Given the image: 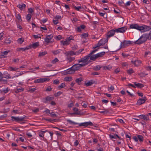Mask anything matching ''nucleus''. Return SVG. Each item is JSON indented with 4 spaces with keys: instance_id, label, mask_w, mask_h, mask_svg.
I'll use <instances>...</instances> for the list:
<instances>
[{
    "instance_id": "nucleus-1",
    "label": "nucleus",
    "mask_w": 151,
    "mask_h": 151,
    "mask_svg": "<svg viewBox=\"0 0 151 151\" xmlns=\"http://www.w3.org/2000/svg\"><path fill=\"white\" fill-rule=\"evenodd\" d=\"M149 36L147 34H144L135 42V44L140 45L146 42L147 39L149 40Z\"/></svg>"
},
{
    "instance_id": "nucleus-2",
    "label": "nucleus",
    "mask_w": 151,
    "mask_h": 151,
    "mask_svg": "<svg viewBox=\"0 0 151 151\" xmlns=\"http://www.w3.org/2000/svg\"><path fill=\"white\" fill-rule=\"evenodd\" d=\"M67 121L70 124H73L74 125L78 124L79 127L84 126L85 127H87L88 126H92L93 125V124L90 121L82 123L80 124L74 122L69 119L67 120Z\"/></svg>"
},
{
    "instance_id": "nucleus-3",
    "label": "nucleus",
    "mask_w": 151,
    "mask_h": 151,
    "mask_svg": "<svg viewBox=\"0 0 151 151\" xmlns=\"http://www.w3.org/2000/svg\"><path fill=\"white\" fill-rule=\"evenodd\" d=\"M90 54L84 56L83 58H81V59L78 60V61L79 63L81 62L85 64L86 65H87L89 63H91V61L88 60L89 59Z\"/></svg>"
},
{
    "instance_id": "nucleus-4",
    "label": "nucleus",
    "mask_w": 151,
    "mask_h": 151,
    "mask_svg": "<svg viewBox=\"0 0 151 151\" xmlns=\"http://www.w3.org/2000/svg\"><path fill=\"white\" fill-rule=\"evenodd\" d=\"M108 40L107 39L106 40L105 39H102L100 40L97 44L96 45L95 47H93V49H95L99 47L100 46L104 45L105 43L107 42Z\"/></svg>"
},
{
    "instance_id": "nucleus-5",
    "label": "nucleus",
    "mask_w": 151,
    "mask_h": 151,
    "mask_svg": "<svg viewBox=\"0 0 151 151\" xmlns=\"http://www.w3.org/2000/svg\"><path fill=\"white\" fill-rule=\"evenodd\" d=\"M99 48H98L94 49L88 54H90V55H89V57L90 59L89 61H90L91 62V60L94 61L96 59V55H92V54L96 52L98 50Z\"/></svg>"
},
{
    "instance_id": "nucleus-6",
    "label": "nucleus",
    "mask_w": 151,
    "mask_h": 151,
    "mask_svg": "<svg viewBox=\"0 0 151 151\" xmlns=\"http://www.w3.org/2000/svg\"><path fill=\"white\" fill-rule=\"evenodd\" d=\"M53 37V35L51 34L49 35H46L45 38V41L47 44L51 43L53 42V40H52V39Z\"/></svg>"
},
{
    "instance_id": "nucleus-7",
    "label": "nucleus",
    "mask_w": 151,
    "mask_h": 151,
    "mask_svg": "<svg viewBox=\"0 0 151 151\" xmlns=\"http://www.w3.org/2000/svg\"><path fill=\"white\" fill-rule=\"evenodd\" d=\"M132 42L130 41L124 40L123 42H121L120 45V48H124L125 47L128 46L129 45L132 44Z\"/></svg>"
},
{
    "instance_id": "nucleus-8",
    "label": "nucleus",
    "mask_w": 151,
    "mask_h": 151,
    "mask_svg": "<svg viewBox=\"0 0 151 151\" xmlns=\"http://www.w3.org/2000/svg\"><path fill=\"white\" fill-rule=\"evenodd\" d=\"M73 37L72 36H70L69 37L67 38L66 40L64 41H61V43L63 45H67L70 44V41L71 40H74Z\"/></svg>"
},
{
    "instance_id": "nucleus-9",
    "label": "nucleus",
    "mask_w": 151,
    "mask_h": 151,
    "mask_svg": "<svg viewBox=\"0 0 151 151\" xmlns=\"http://www.w3.org/2000/svg\"><path fill=\"white\" fill-rule=\"evenodd\" d=\"M50 79L48 78H40V79L35 80L34 82L35 83H41L47 81H49Z\"/></svg>"
},
{
    "instance_id": "nucleus-10",
    "label": "nucleus",
    "mask_w": 151,
    "mask_h": 151,
    "mask_svg": "<svg viewBox=\"0 0 151 151\" xmlns=\"http://www.w3.org/2000/svg\"><path fill=\"white\" fill-rule=\"evenodd\" d=\"M116 32V29H112L108 31L107 33V38H109L113 36Z\"/></svg>"
},
{
    "instance_id": "nucleus-11",
    "label": "nucleus",
    "mask_w": 151,
    "mask_h": 151,
    "mask_svg": "<svg viewBox=\"0 0 151 151\" xmlns=\"http://www.w3.org/2000/svg\"><path fill=\"white\" fill-rule=\"evenodd\" d=\"M26 116H25L24 117L19 118L18 117H16L14 116H12L11 117L12 119H14L15 121L18 122L19 123V122H20L24 121V119H26Z\"/></svg>"
},
{
    "instance_id": "nucleus-12",
    "label": "nucleus",
    "mask_w": 151,
    "mask_h": 151,
    "mask_svg": "<svg viewBox=\"0 0 151 151\" xmlns=\"http://www.w3.org/2000/svg\"><path fill=\"white\" fill-rule=\"evenodd\" d=\"M54 99L53 97L48 96L43 99V102L45 103H49L50 102Z\"/></svg>"
},
{
    "instance_id": "nucleus-13",
    "label": "nucleus",
    "mask_w": 151,
    "mask_h": 151,
    "mask_svg": "<svg viewBox=\"0 0 151 151\" xmlns=\"http://www.w3.org/2000/svg\"><path fill=\"white\" fill-rule=\"evenodd\" d=\"M127 30V28L125 27H124L121 28H118L117 29H116V32L117 33H124V32Z\"/></svg>"
},
{
    "instance_id": "nucleus-14",
    "label": "nucleus",
    "mask_w": 151,
    "mask_h": 151,
    "mask_svg": "<svg viewBox=\"0 0 151 151\" xmlns=\"http://www.w3.org/2000/svg\"><path fill=\"white\" fill-rule=\"evenodd\" d=\"M65 54L66 56H71L76 55L77 54V53L76 52H74L73 51L71 50L66 52Z\"/></svg>"
},
{
    "instance_id": "nucleus-15",
    "label": "nucleus",
    "mask_w": 151,
    "mask_h": 151,
    "mask_svg": "<svg viewBox=\"0 0 151 151\" xmlns=\"http://www.w3.org/2000/svg\"><path fill=\"white\" fill-rule=\"evenodd\" d=\"M147 99L145 97V98L143 99H139L137 101V104L138 105H140L145 103Z\"/></svg>"
},
{
    "instance_id": "nucleus-16",
    "label": "nucleus",
    "mask_w": 151,
    "mask_h": 151,
    "mask_svg": "<svg viewBox=\"0 0 151 151\" xmlns=\"http://www.w3.org/2000/svg\"><path fill=\"white\" fill-rule=\"evenodd\" d=\"M39 45V42H37L35 43H34L32 45H30L28 46H30L29 47V49L31 48H35L37 47Z\"/></svg>"
},
{
    "instance_id": "nucleus-17",
    "label": "nucleus",
    "mask_w": 151,
    "mask_h": 151,
    "mask_svg": "<svg viewBox=\"0 0 151 151\" xmlns=\"http://www.w3.org/2000/svg\"><path fill=\"white\" fill-rule=\"evenodd\" d=\"M95 81L93 80L89 81L88 82L85 83V84L87 86H91L93 84L95 83Z\"/></svg>"
},
{
    "instance_id": "nucleus-18",
    "label": "nucleus",
    "mask_w": 151,
    "mask_h": 151,
    "mask_svg": "<svg viewBox=\"0 0 151 151\" xmlns=\"http://www.w3.org/2000/svg\"><path fill=\"white\" fill-rule=\"evenodd\" d=\"M17 7L19 9L21 10H23L24 9H25L26 5L25 4H23L22 5L18 4Z\"/></svg>"
},
{
    "instance_id": "nucleus-19",
    "label": "nucleus",
    "mask_w": 151,
    "mask_h": 151,
    "mask_svg": "<svg viewBox=\"0 0 151 151\" xmlns=\"http://www.w3.org/2000/svg\"><path fill=\"white\" fill-rule=\"evenodd\" d=\"M144 28L143 29V32L149 31L151 29L150 27L145 25H144Z\"/></svg>"
},
{
    "instance_id": "nucleus-20",
    "label": "nucleus",
    "mask_w": 151,
    "mask_h": 151,
    "mask_svg": "<svg viewBox=\"0 0 151 151\" xmlns=\"http://www.w3.org/2000/svg\"><path fill=\"white\" fill-rule=\"evenodd\" d=\"M134 83L135 86H136L137 87L140 88H142L144 86L143 84L142 83H136V82H134Z\"/></svg>"
},
{
    "instance_id": "nucleus-21",
    "label": "nucleus",
    "mask_w": 151,
    "mask_h": 151,
    "mask_svg": "<svg viewBox=\"0 0 151 151\" xmlns=\"http://www.w3.org/2000/svg\"><path fill=\"white\" fill-rule=\"evenodd\" d=\"M73 110L74 111V112H79L81 114L78 115H83L85 114V113L81 112L80 111H79L78 109L76 107H74L73 108Z\"/></svg>"
},
{
    "instance_id": "nucleus-22",
    "label": "nucleus",
    "mask_w": 151,
    "mask_h": 151,
    "mask_svg": "<svg viewBox=\"0 0 151 151\" xmlns=\"http://www.w3.org/2000/svg\"><path fill=\"white\" fill-rule=\"evenodd\" d=\"M29 47L30 46H28L25 47V48H19L17 49V51H23L27 50L29 49Z\"/></svg>"
},
{
    "instance_id": "nucleus-23",
    "label": "nucleus",
    "mask_w": 151,
    "mask_h": 151,
    "mask_svg": "<svg viewBox=\"0 0 151 151\" xmlns=\"http://www.w3.org/2000/svg\"><path fill=\"white\" fill-rule=\"evenodd\" d=\"M74 67V69L75 71L77 70L80 69L78 63L76 64L73 65V67Z\"/></svg>"
},
{
    "instance_id": "nucleus-24",
    "label": "nucleus",
    "mask_w": 151,
    "mask_h": 151,
    "mask_svg": "<svg viewBox=\"0 0 151 151\" xmlns=\"http://www.w3.org/2000/svg\"><path fill=\"white\" fill-rule=\"evenodd\" d=\"M138 25L137 24H132L130 26V27L131 28L135 29H137Z\"/></svg>"
},
{
    "instance_id": "nucleus-25",
    "label": "nucleus",
    "mask_w": 151,
    "mask_h": 151,
    "mask_svg": "<svg viewBox=\"0 0 151 151\" xmlns=\"http://www.w3.org/2000/svg\"><path fill=\"white\" fill-rule=\"evenodd\" d=\"M67 59L69 60V62L70 63L75 60V58L71 57L70 56H67Z\"/></svg>"
},
{
    "instance_id": "nucleus-26",
    "label": "nucleus",
    "mask_w": 151,
    "mask_h": 151,
    "mask_svg": "<svg viewBox=\"0 0 151 151\" xmlns=\"http://www.w3.org/2000/svg\"><path fill=\"white\" fill-rule=\"evenodd\" d=\"M127 73L129 75H131L132 73H134V71L132 68H130L127 70Z\"/></svg>"
},
{
    "instance_id": "nucleus-27",
    "label": "nucleus",
    "mask_w": 151,
    "mask_h": 151,
    "mask_svg": "<svg viewBox=\"0 0 151 151\" xmlns=\"http://www.w3.org/2000/svg\"><path fill=\"white\" fill-rule=\"evenodd\" d=\"M83 80L82 79V78L81 77H80L78 78H76L75 80L76 82V83H78V84L79 85H80L79 83L81 82L82 81H83Z\"/></svg>"
},
{
    "instance_id": "nucleus-28",
    "label": "nucleus",
    "mask_w": 151,
    "mask_h": 151,
    "mask_svg": "<svg viewBox=\"0 0 151 151\" xmlns=\"http://www.w3.org/2000/svg\"><path fill=\"white\" fill-rule=\"evenodd\" d=\"M47 54V52L45 51L40 52L39 53L38 57H41L42 56H43L45 55L46 54Z\"/></svg>"
},
{
    "instance_id": "nucleus-29",
    "label": "nucleus",
    "mask_w": 151,
    "mask_h": 151,
    "mask_svg": "<svg viewBox=\"0 0 151 151\" xmlns=\"http://www.w3.org/2000/svg\"><path fill=\"white\" fill-rule=\"evenodd\" d=\"M103 68L105 70H109L112 68V67L110 65H108L106 66H103Z\"/></svg>"
},
{
    "instance_id": "nucleus-30",
    "label": "nucleus",
    "mask_w": 151,
    "mask_h": 151,
    "mask_svg": "<svg viewBox=\"0 0 151 151\" xmlns=\"http://www.w3.org/2000/svg\"><path fill=\"white\" fill-rule=\"evenodd\" d=\"M60 51L61 50L60 49H58L56 50L52 51V52L54 55H56L59 54L60 52Z\"/></svg>"
},
{
    "instance_id": "nucleus-31",
    "label": "nucleus",
    "mask_w": 151,
    "mask_h": 151,
    "mask_svg": "<svg viewBox=\"0 0 151 151\" xmlns=\"http://www.w3.org/2000/svg\"><path fill=\"white\" fill-rule=\"evenodd\" d=\"M24 90V88H23L21 87L20 88L17 89L15 91V92L16 93H18L19 92H20L22 91H23Z\"/></svg>"
},
{
    "instance_id": "nucleus-32",
    "label": "nucleus",
    "mask_w": 151,
    "mask_h": 151,
    "mask_svg": "<svg viewBox=\"0 0 151 151\" xmlns=\"http://www.w3.org/2000/svg\"><path fill=\"white\" fill-rule=\"evenodd\" d=\"M102 67H100L99 65H97L94 67L93 69L95 71H98L100 70Z\"/></svg>"
},
{
    "instance_id": "nucleus-33",
    "label": "nucleus",
    "mask_w": 151,
    "mask_h": 151,
    "mask_svg": "<svg viewBox=\"0 0 151 151\" xmlns=\"http://www.w3.org/2000/svg\"><path fill=\"white\" fill-rule=\"evenodd\" d=\"M74 8L75 10L79 11H81L80 10V9H82L84 8L83 7H82L81 6L76 7V6H74Z\"/></svg>"
},
{
    "instance_id": "nucleus-34",
    "label": "nucleus",
    "mask_w": 151,
    "mask_h": 151,
    "mask_svg": "<svg viewBox=\"0 0 151 151\" xmlns=\"http://www.w3.org/2000/svg\"><path fill=\"white\" fill-rule=\"evenodd\" d=\"M72 78L71 77H66L64 78V80L65 81H71Z\"/></svg>"
},
{
    "instance_id": "nucleus-35",
    "label": "nucleus",
    "mask_w": 151,
    "mask_h": 151,
    "mask_svg": "<svg viewBox=\"0 0 151 151\" xmlns=\"http://www.w3.org/2000/svg\"><path fill=\"white\" fill-rule=\"evenodd\" d=\"M138 27L137 30L141 31V32H143V29L144 28V25L142 26H139L138 25Z\"/></svg>"
},
{
    "instance_id": "nucleus-36",
    "label": "nucleus",
    "mask_w": 151,
    "mask_h": 151,
    "mask_svg": "<svg viewBox=\"0 0 151 151\" xmlns=\"http://www.w3.org/2000/svg\"><path fill=\"white\" fill-rule=\"evenodd\" d=\"M66 74H71L74 73V72L72 71V70H69L68 69L66 70L65 72Z\"/></svg>"
},
{
    "instance_id": "nucleus-37",
    "label": "nucleus",
    "mask_w": 151,
    "mask_h": 151,
    "mask_svg": "<svg viewBox=\"0 0 151 151\" xmlns=\"http://www.w3.org/2000/svg\"><path fill=\"white\" fill-rule=\"evenodd\" d=\"M8 68L11 71H15L18 69V68H13L12 67H9Z\"/></svg>"
},
{
    "instance_id": "nucleus-38",
    "label": "nucleus",
    "mask_w": 151,
    "mask_h": 151,
    "mask_svg": "<svg viewBox=\"0 0 151 151\" xmlns=\"http://www.w3.org/2000/svg\"><path fill=\"white\" fill-rule=\"evenodd\" d=\"M138 75L141 78L145 77L146 75H148V74H145L144 73H140L138 74Z\"/></svg>"
},
{
    "instance_id": "nucleus-39",
    "label": "nucleus",
    "mask_w": 151,
    "mask_h": 151,
    "mask_svg": "<svg viewBox=\"0 0 151 151\" xmlns=\"http://www.w3.org/2000/svg\"><path fill=\"white\" fill-rule=\"evenodd\" d=\"M137 137L139 141L140 142H143V137L142 135H138L137 136Z\"/></svg>"
},
{
    "instance_id": "nucleus-40",
    "label": "nucleus",
    "mask_w": 151,
    "mask_h": 151,
    "mask_svg": "<svg viewBox=\"0 0 151 151\" xmlns=\"http://www.w3.org/2000/svg\"><path fill=\"white\" fill-rule=\"evenodd\" d=\"M32 17V15L30 14H28L26 17V19L28 21H29Z\"/></svg>"
},
{
    "instance_id": "nucleus-41",
    "label": "nucleus",
    "mask_w": 151,
    "mask_h": 151,
    "mask_svg": "<svg viewBox=\"0 0 151 151\" xmlns=\"http://www.w3.org/2000/svg\"><path fill=\"white\" fill-rule=\"evenodd\" d=\"M10 52L9 50H6V51H5L3 52H1V55L2 56H4L5 55H7L8 54V53Z\"/></svg>"
},
{
    "instance_id": "nucleus-42",
    "label": "nucleus",
    "mask_w": 151,
    "mask_h": 151,
    "mask_svg": "<svg viewBox=\"0 0 151 151\" xmlns=\"http://www.w3.org/2000/svg\"><path fill=\"white\" fill-rule=\"evenodd\" d=\"M65 86V85L64 83H62L61 85L59 86L58 87V89H60V88H63Z\"/></svg>"
},
{
    "instance_id": "nucleus-43",
    "label": "nucleus",
    "mask_w": 151,
    "mask_h": 151,
    "mask_svg": "<svg viewBox=\"0 0 151 151\" xmlns=\"http://www.w3.org/2000/svg\"><path fill=\"white\" fill-rule=\"evenodd\" d=\"M63 93L60 91L58 92L57 93H55L54 94V96L55 97H58L61 94H62Z\"/></svg>"
},
{
    "instance_id": "nucleus-44",
    "label": "nucleus",
    "mask_w": 151,
    "mask_h": 151,
    "mask_svg": "<svg viewBox=\"0 0 151 151\" xmlns=\"http://www.w3.org/2000/svg\"><path fill=\"white\" fill-rule=\"evenodd\" d=\"M99 15L103 17L104 18H106L107 17V14H106V16H104V15L105 14V13H101L100 12H99Z\"/></svg>"
},
{
    "instance_id": "nucleus-45",
    "label": "nucleus",
    "mask_w": 151,
    "mask_h": 151,
    "mask_svg": "<svg viewBox=\"0 0 151 151\" xmlns=\"http://www.w3.org/2000/svg\"><path fill=\"white\" fill-rule=\"evenodd\" d=\"M136 63L135 66H139L141 63V62L140 60H136Z\"/></svg>"
},
{
    "instance_id": "nucleus-46",
    "label": "nucleus",
    "mask_w": 151,
    "mask_h": 151,
    "mask_svg": "<svg viewBox=\"0 0 151 151\" xmlns=\"http://www.w3.org/2000/svg\"><path fill=\"white\" fill-rule=\"evenodd\" d=\"M69 114L71 115V116H73V115L76 114V115H81V114L79 112H74L72 113H70Z\"/></svg>"
},
{
    "instance_id": "nucleus-47",
    "label": "nucleus",
    "mask_w": 151,
    "mask_h": 151,
    "mask_svg": "<svg viewBox=\"0 0 151 151\" xmlns=\"http://www.w3.org/2000/svg\"><path fill=\"white\" fill-rule=\"evenodd\" d=\"M16 17L17 19H18L19 21H20V20H21V21H22V19L21 18V15L20 14H17Z\"/></svg>"
},
{
    "instance_id": "nucleus-48",
    "label": "nucleus",
    "mask_w": 151,
    "mask_h": 151,
    "mask_svg": "<svg viewBox=\"0 0 151 151\" xmlns=\"http://www.w3.org/2000/svg\"><path fill=\"white\" fill-rule=\"evenodd\" d=\"M11 41L9 40V39L6 38L5 41L4 42L6 44H10L11 43Z\"/></svg>"
},
{
    "instance_id": "nucleus-49",
    "label": "nucleus",
    "mask_w": 151,
    "mask_h": 151,
    "mask_svg": "<svg viewBox=\"0 0 151 151\" xmlns=\"http://www.w3.org/2000/svg\"><path fill=\"white\" fill-rule=\"evenodd\" d=\"M58 61V59L57 58H55L54 60L52 61V63L53 64H55Z\"/></svg>"
},
{
    "instance_id": "nucleus-50",
    "label": "nucleus",
    "mask_w": 151,
    "mask_h": 151,
    "mask_svg": "<svg viewBox=\"0 0 151 151\" xmlns=\"http://www.w3.org/2000/svg\"><path fill=\"white\" fill-rule=\"evenodd\" d=\"M7 116V114H4L3 115H1L0 116V119H4Z\"/></svg>"
},
{
    "instance_id": "nucleus-51",
    "label": "nucleus",
    "mask_w": 151,
    "mask_h": 151,
    "mask_svg": "<svg viewBox=\"0 0 151 151\" xmlns=\"http://www.w3.org/2000/svg\"><path fill=\"white\" fill-rule=\"evenodd\" d=\"M71 101V103L70 104H68V107L70 108V107H72L74 105L73 102L71 101Z\"/></svg>"
},
{
    "instance_id": "nucleus-52",
    "label": "nucleus",
    "mask_w": 151,
    "mask_h": 151,
    "mask_svg": "<svg viewBox=\"0 0 151 151\" xmlns=\"http://www.w3.org/2000/svg\"><path fill=\"white\" fill-rule=\"evenodd\" d=\"M36 90V89L35 88H29V91L32 93V92H34Z\"/></svg>"
},
{
    "instance_id": "nucleus-53",
    "label": "nucleus",
    "mask_w": 151,
    "mask_h": 151,
    "mask_svg": "<svg viewBox=\"0 0 151 151\" xmlns=\"http://www.w3.org/2000/svg\"><path fill=\"white\" fill-rule=\"evenodd\" d=\"M109 111H108V110H107V111L105 110V111H100V112L101 113L104 114H107L108 113H109Z\"/></svg>"
},
{
    "instance_id": "nucleus-54",
    "label": "nucleus",
    "mask_w": 151,
    "mask_h": 151,
    "mask_svg": "<svg viewBox=\"0 0 151 151\" xmlns=\"http://www.w3.org/2000/svg\"><path fill=\"white\" fill-rule=\"evenodd\" d=\"M55 38L58 40H60L62 38V36L60 35H58V36H55Z\"/></svg>"
},
{
    "instance_id": "nucleus-55",
    "label": "nucleus",
    "mask_w": 151,
    "mask_h": 151,
    "mask_svg": "<svg viewBox=\"0 0 151 151\" xmlns=\"http://www.w3.org/2000/svg\"><path fill=\"white\" fill-rule=\"evenodd\" d=\"M59 83V81L58 79L55 80L53 81V83L55 84H58Z\"/></svg>"
},
{
    "instance_id": "nucleus-56",
    "label": "nucleus",
    "mask_w": 151,
    "mask_h": 151,
    "mask_svg": "<svg viewBox=\"0 0 151 151\" xmlns=\"http://www.w3.org/2000/svg\"><path fill=\"white\" fill-rule=\"evenodd\" d=\"M50 114H51V116L52 117H54L57 116L56 114H55L54 112H51Z\"/></svg>"
},
{
    "instance_id": "nucleus-57",
    "label": "nucleus",
    "mask_w": 151,
    "mask_h": 151,
    "mask_svg": "<svg viewBox=\"0 0 151 151\" xmlns=\"http://www.w3.org/2000/svg\"><path fill=\"white\" fill-rule=\"evenodd\" d=\"M84 50L83 49H81L79 50L78 51L76 52V53H77L76 55H78L80 53L83 51Z\"/></svg>"
},
{
    "instance_id": "nucleus-58",
    "label": "nucleus",
    "mask_w": 151,
    "mask_h": 151,
    "mask_svg": "<svg viewBox=\"0 0 151 151\" xmlns=\"http://www.w3.org/2000/svg\"><path fill=\"white\" fill-rule=\"evenodd\" d=\"M79 66L80 68V69L82 67L85 66L86 65L85 64H84L83 63L82 64H79L78 63Z\"/></svg>"
},
{
    "instance_id": "nucleus-59",
    "label": "nucleus",
    "mask_w": 151,
    "mask_h": 151,
    "mask_svg": "<svg viewBox=\"0 0 151 151\" xmlns=\"http://www.w3.org/2000/svg\"><path fill=\"white\" fill-rule=\"evenodd\" d=\"M81 36L83 37L84 38H86L88 37V34L87 33H83L81 35Z\"/></svg>"
},
{
    "instance_id": "nucleus-60",
    "label": "nucleus",
    "mask_w": 151,
    "mask_h": 151,
    "mask_svg": "<svg viewBox=\"0 0 151 151\" xmlns=\"http://www.w3.org/2000/svg\"><path fill=\"white\" fill-rule=\"evenodd\" d=\"M32 111L34 113H37L39 111V109L38 108H36L35 109H33Z\"/></svg>"
},
{
    "instance_id": "nucleus-61",
    "label": "nucleus",
    "mask_w": 151,
    "mask_h": 151,
    "mask_svg": "<svg viewBox=\"0 0 151 151\" xmlns=\"http://www.w3.org/2000/svg\"><path fill=\"white\" fill-rule=\"evenodd\" d=\"M146 116L145 115H140L139 116V117L141 119L144 120Z\"/></svg>"
},
{
    "instance_id": "nucleus-62",
    "label": "nucleus",
    "mask_w": 151,
    "mask_h": 151,
    "mask_svg": "<svg viewBox=\"0 0 151 151\" xmlns=\"http://www.w3.org/2000/svg\"><path fill=\"white\" fill-rule=\"evenodd\" d=\"M28 11L29 13H32L34 12L33 9L31 8L28 9Z\"/></svg>"
},
{
    "instance_id": "nucleus-63",
    "label": "nucleus",
    "mask_w": 151,
    "mask_h": 151,
    "mask_svg": "<svg viewBox=\"0 0 151 151\" xmlns=\"http://www.w3.org/2000/svg\"><path fill=\"white\" fill-rule=\"evenodd\" d=\"M4 78L7 79H8L10 78H11V76H10L9 74H8L7 75L5 76L4 77Z\"/></svg>"
},
{
    "instance_id": "nucleus-64",
    "label": "nucleus",
    "mask_w": 151,
    "mask_h": 151,
    "mask_svg": "<svg viewBox=\"0 0 151 151\" xmlns=\"http://www.w3.org/2000/svg\"><path fill=\"white\" fill-rule=\"evenodd\" d=\"M120 71V69L119 68H117L114 71V72L116 73H117Z\"/></svg>"
}]
</instances>
